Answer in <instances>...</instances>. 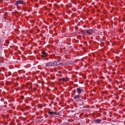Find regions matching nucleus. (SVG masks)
Returning <instances> with one entry per match:
<instances>
[{
  "label": "nucleus",
  "mask_w": 125,
  "mask_h": 125,
  "mask_svg": "<svg viewBox=\"0 0 125 125\" xmlns=\"http://www.w3.org/2000/svg\"><path fill=\"white\" fill-rule=\"evenodd\" d=\"M58 65L56 61H54L52 62H49L47 63L46 64V67H49L50 66H56Z\"/></svg>",
  "instance_id": "f257e3e1"
},
{
  "label": "nucleus",
  "mask_w": 125,
  "mask_h": 125,
  "mask_svg": "<svg viewBox=\"0 0 125 125\" xmlns=\"http://www.w3.org/2000/svg\"><path fill=\"white\" fill-rule=\"evenodd\" d=\"M42 54L41 55V56L42 57L44 58V60L47 59L46 57L47 56L48 54L47 53H45V52H43L42 53Z\"/></svg>",
  "instance_id": "f03ea898"
},
{
  "label": "nucleus",
  "mask_w": 125,
  "mask_h": 125,
  "mask_svg": "<svg viewBox=\"0 0 125 125\" xmlns=\"http://www.w3.org/2000/svg\"><path fill=\"white\" fill-rule=\"evenodd\" d=\"M23 3V1L22 0H19L16 1L15 2V5L18 6L19 4H22Z\"/></svg>",
  "instance_id": "7ed1b4c3"
},
{
  "label": "nucleus",
  "mask_w": 125,
  "mask_h": 125,
  "mask_svg": "<svg viewBox=\"0 0 125 125\" xmlns=\"http://www.w3.org/2000/svg\"><path fill=\"white\" fill-rule=\"evenodd\" d=\"M84 31L86 32L88 34H91L92 32L93 31V30H84Z\"/></svg>",
  "instance_id": "20e7f679"
},
{
  "label": "nucleus",
  "mask_w": 125,
  "mask_h": 125,
  "mask_svg": "<svg viewBox=\"0 0 125 125\" xmlns=\"http://www.w3.org/2000/svg\"><path fill=\"white\" fill-rule=\"evenodd\" d=\"M77 93L79 94H80L81 93V92L83 91V90L82 89H80L79 88H77Z\"/></svg>",
  "instance_id": "39448f33"
},
{
  "label": "nucleus",
  "mask_w": 125,
  "mask_h": 125,
  "mask_svg": "<svg viewBox=\"0 0 125 125\" xmlns=\"http://www.w3.org/2000/svg\"><path fill=\"white\" fill-rule=\"evenodd\" d=\"M81 96L79 94L78 95H75L74 98V99H78Z\"/></svg>",
  "instance_id": "423d86ee"
},
{
  "label": "nucleus",
  "mask_w": 125,
  "mask_h": 125,
  "mask_svg": "<svg viewBox=\"0 0 125 125\" xmlns=\"http://www.w3.org/2000/svg\"><path fill=\"white\" fill-rule=\"evenodd\" d=\"M55 112H53L49 111L48 112V113L50 115H55Z\"/></svg>",
  "instance_id": "0eeeda50"
},
{
  "label": "nucleus",
  "mask_w": 125,
  "mask_h": 125,
  "mask_svg": "<svg viewBox=\"0 0 125 125\" xmlns=\"http://www.w3.org/2000/svg\"><path fill=\"white\" fill-rule=\"evenodd\" d=\"M94 121L95 123H98L100 122L101 121V120L100 119H96L95 121Z\"/></svg>",
  "instance_id": "6e6552de"
},
{
  "label": "nucleus",
  "mask_w": 125,
  "mask_h": 125,
  "mask_svg": "<svg viewBox=\"0 0 125 125\" xmlns=\"http://www.w3.org/2000/svg\"><path fill=\"white\" fill-rule=\"evenodd\" d=\"M3 31H0V35H2L3 33H5Z\"/></svg>",
  "instance_id": "1a4fd4ad"
},
{
  "label": "nucleus",
  "mask_w": 125,
  "mask_h": 125,
  "mask_svg": "<svg viewBox=\"0 0 125 125\" xmlns=\"http://www.w3.org/2000/svg\"><path fill=\"white\" fill-rule=\"evenodd\" d=\"M55 115H58L59 114V113H57L56 112H55Z\"/></svg>",
  "instance_id": "9d476101"
},
{
  "label": "nucleus",
  "mask_w": 125,
  "mask_h": 125,
  "mask_svg": "<svg viewBox=\"0 0 125 125\" xmlns=\"http://www.w3.org/2000/svg\"><path fill=\"white\" fill-rule=\"evenodd\" d=\"M24 97L23 96H21V98L22 99H24Z\"/></svg>",
  "instance_id": "9b49d317"
},
{
  "label": "nucleus",
  "mask_w": 125,
  "mask_h": 125,
  "mask_svg": "<svg viewBox=\"0 0 125 125\" xmlns=\"http://www.w3.org/2000/svg\"><path fill=\"white\" fill-rule=\"evenodd\" d=\"M61 80L63 81H65V79L64 78H62Z\"/></svg>",
  "instance_id": "f8f14e48"
},
{
  "label": "nucleus",
  "mask_w": 125,
  "mask_h": 125,
  "mask_svg": "<svg viewBox=\"0 0 125 125\" xmlns=\"http://www.w3.org/2000/svg\"><path fill=\"white\" fill-rule=\"evenodd\" d=\"M84 31H83V33L84 34H87L86 33V32H84Z\"/></svg>",
  "instance_id": "ddd939ff"
},
{
  "label": "nucleus",
  "mask_w": 125,
  "mask_h": 125,
  "mask_svg": "<svg viewBox=\"0 0 125 125\" xmlns=\"http://www.w3.org/2000/svg\"><path fill=\"white\" fill-rule=\"evenodd\" d=\"M54 77H53V78H52V79H54Z\"/></svg>",
  "instance_id": "4468645a"
},
{
  "label": "nucleus",
  "mask_w": 125,
  "mask_h": 125,
  "mask_svg": "<svg viewBox=\"0 0 125 125\" xmlns=\"http://www.w3.org/2000/svg\"><path fill=\"white\" fill-rule=\"evenodd\" d=\"M32 86H31L30 87V88H32Z\"/></svg>",
  "instance_id": "2eb2a0df"
},
{
  "label": "nucleus",
  "mask_w": 125,
  "mask_h": 125,
  "mask_svg": "<svg viewBox=\"0 0 125 125\" xmlns=\"http://www.w3.org/2000/svg\"><path fill=\"white\" fill-rule=\"evenodd\" d=\"M59 60H57V61H58V62H59Z\"/></svg>",
  "instance_id": "dca6fc26"
}]
</instances>
